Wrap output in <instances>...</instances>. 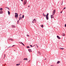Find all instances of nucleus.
<instances>
[{
	"instance_id": "nucleus-1",
	"label": "nucleus",
	"mask_w": 66,
	"mask_h": 66,
	"mask_svg": "<svg viewBox=\"0 0 66 66\" xmlns=\"http://www.w3.org/2000/svg\"><path fill=\"white\" fill-rule=\"evenodd\" d=\"M27 0H24V5H25L27 4Z\"/></svg>"
},
{
	"instance_id": "nucleus-2",
	"label": "nucleus",
	"mask_w": 66,
	"mask_h": 66,
	"mask_svg": "<svg viewBox=\"0 0 66 66\" xmlns=\"http://www.w3.org/2000/svg\"><path fill=\"white\" fill-rule=\"evenodd\" d=\"M36 22V20H35V19L33 20L32 21V23H34V22Z\"/></svg>"
},
{
	"instance_id": "nucleus-3",
	"label": "nucleus",
	"mask_w": 66,
	"mask_h": 66,
	"mask_svg": "<svg viewBox=\"0 0 66 66\" xmlns=\"http://www.w3.org/2000/svg\"><path fill=\"white\" fill-rule=\"evenodd\" d=\"M55 11H56L55 10H54L53 12V15H54L55 14Z\"/></svg>"
},
{
	"instance_id": "nucleus-4",
	"label": "nucleus",
	"mask_w": 66,
	"mask_h": 66,
	"mask_svg": "<svg viewBox=\"0 0 66 66\" xmlns=\"http://www.w3.org/2000/svg\"><path fill=\"white\" fill-rule=\"evenodd\" d=\"M15 17H18V14H17V13H15Z\"/></svg>"
},
{
	"instance_id": "nucleus-5",
	"label": "nucleus",
	"mask_w": 66,
	"mask_h": 66,
	"mask_svg": "<svg viewBox=\"0 0 66 66\" xmlns=\"http://www.w3.org/2000/svg\"><path fill=\"white\" fill-rule=\"evenodd\" d=\"M28 51L30 52H32V50L30 49H29Z\"/></svg>"
},
{
	"instance_id": "nucleus-6",
	"label": "nucleus",
	"mask_w": 66,
	"mask_h": 66,
	"mask_svg": "<svg viewBox=\"0 0 66 66\" xmlns=\"http://www.w3.org/2000/svg\"><path fill=\"white\" fill-rule=\"evenodd\" d=\"M46 18L47 20H48L49 19V17L48 16H46Z\"/></svg>"
},
{
	"instance_id": "nucleus-7",
	"label": "nucleus",
	"mask_w": 66,
	"mask_h": 66,
	"mask_svg": "<svg viewBox=\"0 0 66 66\" xmlns=\"http://www.w3.org/2000/svg\"><path fill=\"white\" fill-rule=\"evenodd\" d=\"M12 28H15L16 26L14 25H12Z\"/></svg>"
},
{
	"instance_id": "nucleus-8",
	"label": "nucleus",
	"mask_w": 66,
	"mask_h": 66,
	"mask_svg": "<svg viewBox=\"0 0 66 66\" xmlns=\"http://www.w3.org/2000/svg\"><path fill=\"white\" fill-rule=\"evenodd\" d=\"M23 60H26V61H28V59L27 58H25L23 59Z\"/></svg>"
},
{
	"instance_id": "nucleus-9",
	"label": "nucleus",
	"mask_w": 66,
	"mask_h": 66,
	"mask_svg": "<svg viewBox=\"0 0 66 66\" xmlns=\"http://www.w3.org/2000/svg\"><path fill=\"white\" fill-rule=\"evenodd\" d=\"M43 16H44V17L46 16V15L45 14H44V13H43Z\"/></svg>"
},
{
	"instance_id": "nucleus-10",
	"label": "nucleus",
	"mask_w": 66,
	"mask_h": 66,
	"mask_svg": "<svg viewBox=\"0 0 66 66\" xmlns=\"http://www.w3.org/2000/svg\"><path fill=\"white\" fill-rule=\"evenodd\" d=\"M22 19V17L21 16H20L19 18V20H20V19Z\"/></svg>"
},
{
	"instance_id": "nucleus-11",
	"label": "nucleus",
	"mask_w": 66,
	"mask_h": 66,
	"mask_svg": "<svg viewBox=\"0 0 66 66\" xmlns=\"http://www.w3.org/2000/svg\"><path fill=\"white\" fill-rule=\"evenodd\" d=\"M57 37L58 38V39H61V38L59 37V36H57Z\"/></svg>"
},
{
	"instance_id": "nucleus-12",
	"label": "nucleus",
	"mask_w": 66,
	"mask_h": 66,
	"mask_svg": "<svg viewBox=\"0 0 66 66\" xmlns=\"http://www.w3.org/2000/svg\"><path fill=\"white\" fill-rule=\"evenodd\" d=\"M3 12L2 11H0V14H2L3 13Z\"/></svg>"
},
{
	"instance_id": "nucleus-13",
	"label": "nucleus",
	"mask_w": 66,
	"mask_h": 66,
	"mask_svg": "<svg viewBox=\"0 0 66 66\" xmlns=\"http://www.w3.org/2000/svg\"><path fill=\"white\" fill-rule=\"evenodd\" d=\"M53 14H52V15H51V18L52 19L53 18Z\"/></svg>"
},
{
	"instance_id": "nucleus-14",
	"label": "nucleus",
	"mask_w": 66,
	"mask_h": 66,
	"mask_svg": "<svg viewBox=\"0 0 66 66\" xmlns=\"http://www.w3.org/2000/svg\"><path fill=\"white\" fill-rule=\"evenodd\" d=\"M60 63V61H58L57 62V64H59Z\"/></svg>"
},
{
	"instance_id": "nucleus-15",
	"label": "nucleus",
	"mask_w": 66,
	"mask_h": 66,
	"mask_svg": "<svg viewBox=\"0 0 66 66\" xmlns=\"http://www.w3.org/2000/svg\"><path fill=\"white\" fill-rule=\"evenodd\" d=\"M9 39L10 40H12V41H13V40H14L11 38H10Z\"/></svg>"
},
{
	"instance_id": "nucleus-16",
	"label": "nucleus",
	"mask_w": 66,
	"mask_h": 66,
	"mask_svg": "<svg viewBox=\"0 0 66 66\" xmlns=\"http://www.w3.org/2000/svg\"><path fill=\"white\" fill-rule=\"evenodd\" d=\"M8 13L9 15H10V11H8Z\"/></svg>"
},
{
	"instance_id": "nucleus-17",
	"label": "nucleus",
	"mask_w": 66,
	"mask_h": 66,
	"mask_svg": "<svg viewBox=\"0 0 66 66\" xmlns=\"http://www.w3.org/2000/svg\"><path fill=\"white\" fill-rule=\"evenodd\" d=\"M38 54H41V53H40V52L39 51L38 52Z\"/></svg>"
},
{
	"instance_id": "nucleus-18",
	"label": "nucleus",
	"mask_w": 66,
	"mask_h": 66,
	"mask_svg": "<svg viewBox=\"0 0 66 66\" xmlns=\"http://www.w3.org/2000/svg\"><path fill=\"white\" fill-rule=\"evenodd\" d=\"M3 10V9L2 8H1L0 9V11H2Z\"/></svg>"
},
{
	"instance_id": "nucleus-19",
	"label": "nucleus",
	"mask_w": 66,
	"mask_h": 66,
	"mask_svg": "<svg viewBox=\"0 0 66 66\" xmlns=\"http://www.w3.org/2000/svg\"><path fill=\"white\" fill-rule=\"evenodd\" d=\"M20 64H16V66H19V65H20Z\"/></svg>"
},
{
	"instance_id": "nucleus-20",
	"label": "nucleus",
	"mask_w": 66,
	"mask_h": 66,
	"mask_svg": "<svg viewBox=\"0 0 66 66\" xmlns=\"http://www.w3.org/2000/svg\"><path fill=\"white\" fill-rule=\"evenodd\" d=\"M21 43H22V45H23V46H24V44H23V43H22L21 42Z\"/></svg>"
},
{
	"instance_id": "nucleus-21",
	"label": "nucleus",
	"mask_w": 66,
	"mask_h": 66,
	"mask_svg": "<svg viewBox=\"0 0 66 66\" xmlns=\"http://www.w3.org/2000/svg\"><path fill=\"white\" fill-rule=\"evenodd\" d=\"M49 15V13L47 14L46 16H48Z\"/></svg>"
},
{
	"instance_id": "nucleus-22",
	"label": "nucleus",
	"mask_w": 66,
	"mask_h": 66,
	"mask_svg": "<svg viewBox=\"0 0 66 66\" xmlns=\"http://www.w3.org/2000/svg\"><path fill=\"white\" fill-rule=\"evenodd\" d=\"M27 48H30V47L29 46H27Z\"/></svg>"
},
{
	"instance_id": "nucleus-23",
	"label": "nucleus",
	"mask_w": 66,
	"mask_h": 66,
	"mask_svg": "<svg viewBox=\"0 0 66 66\" xmlns=\"http://www.w3.org/2000/svg\"><path fill=\"white\" fill-rule=\"evenodd\" d=\"M44 25H41V27H42V28H44V27L43 26Z\"/></svg>"
},
{
	"instance_id": "nucleus-24",
	"label": "nucleus",
	"mask_w": 66,
	"mask_h": 66,
	"mask_svg": "<svg viewBox=\"0 0 66 66\" xmlns=\"http://www.w3.org/2000/svg\"><path fill=\"white\" fill-rule=\"evenodd\" d=\"M36 46L37 47V48H38V46H37V44H36Z\"/></svg>"
},
{
	"instance_id": "nucleus-25",
	"label": "nucleus",
	"mask_w": 66,
	"mask_h": 66,
	"mask_svg": "<svg viewBox=\"0 0 66 66\" xmlns=\"http://www.w3.org/2000/svg\"><path fill=\"white\" fill-rule=\"evenodd\" d=\"M30 47H33V46L32 45H30Z\"/></svg>"
},
{
	"instance_id": "nucleus-26",
	"label": "nucleus",
	"mask_w": 66,
	"mask_h": 66,
	"mask_svg": "<svg viewBox=\"0 0 66 66\" xmlns=\"http://www.w3.org/2000/svg\"><path fill=\"white\" fill-rule=\"evenodd\" d=\"M22 18H24V15H22Z\"/></svg>"
},
{
	"instance_id": "nucleus-27",
	"label": "nucleus",
	"mask_w": 66,
	"mask_h": 66,
	"mask_svg": "<svg viewBox=\"0 0 66 66\" xmlns=\"http://www.w3.org/2000/svg\"><path fill=\"white\" fill-rule=\"evenodd\" d=\"M64 48H61L62 50H64Z\"/></svg>"
},
{
	"instance_id": "nucleus-28",
	"label": "nucleus",
	"mask_w": 66,
	"mask_h": 66,
	"mask_svg": "<svg viewBox=\"0 0 66 66\" xmlns=\"http://www.w3.org/2000/svg\"><path fill=\"white\" fill-rule=\"evenodd\" d=\"M65 9H66V7H64L62 10H63Z\"/></svg>"
},
{
	"instance_id": "nucleus-29",
	"label": "nucleus",
	"mask_w": 66,
	"mask_h": 66,
	"mask_svg": "<svg viewBox=\"0 0 66 66\" xmlns=\"http://www.w3.org/2000/svg\"><path fill=\"white\" fill-rule=\"evenodd\" d=\"M27 36H28V37H29V35H27Z\"/></svg>"
},
{
	"instance_id": "nucleus-30",
	"label": "nucleus",
	"mask_w": 66,
	"mask_h": 66,
	"mask_svg": "<svg viewBox=\"0 0 66 66\" xmlns=\"http://www.w3.org/2000/svg\"><path fill=\"white\" fill-rule=\"evenodd\" d=\"M21 14H20L19 15V16H21Z\"/></svg>"
},
{
	"instance_id": "nucleus-31",
	"label": "nucleus",
	"mask_w": 66,
	"mask_h": 66,
	"mask_svg": "<svg viewBox=\"0 0 66 66\" xmlns=\"http://www.w3.org/2000/svg\"><path fill=\"white\" fill-rule=\"evenodd\" d=\"M5 56H6L4 54V57H5Z\"/></svg>"
},
{
	"instance_id": "nucleus-32",
	"label": "nucleus",
	"mask_w": 66,
	"mask_h": 66,
	"mask_svg": "<svg viewBox=\"0 0 66 66\" xmlns=\"http://www.w3.org/2000/svg\"><path fill=\"white\" fill-rule=\"evenodd\" d=\"M15 46V45H13L12 46V47H14V46Z\"/></svg>"
},
{
	"instance_id": "nucleus-33",
	"label": "nucleus",
	"mask_w": 66,
	"mask_h": 66,
	"mask_svg": "<svg viewBox=\"0 0 66 66\" xmlns=\"http://www.w3.org/2000/svg\"><path fill=\"white\" fill-rule=\"evenodd\" d=\"M60 50H62V48H60Z\"/></svg>"
},
{
	"instance_id": "nucleus-34",
	"label": "nucleus",
	"mask_w": 66,
	"mask_h": 66,
	"mask_svg": "<svg viewBox=\"0 0 66 66\" xmlns=\"http://www.w3.org/2000/svg\"><path fill=\"white\" fill-rule=\"evenodd\" d=\"M62 12H63V11H62V12H60L61 13H62Z\"/></svg>"
},
{
	"instance_id": "nucleus-35",
	"label": "nucleus",
	"mask_w": 66,
	"mask_h": 66,
	"mask_svg": "<svg viewBox=\"0 0 66 66\" xmlns=\"http://www.w3.org/2000/svg\"><path fill=\"white\" fill-rule=\"evenodd\" d=\"M62 35V36H65V35H64V34L63 35Z\"/></svg>"
},
{
	"instance_id": "nucleus-36",
	"label": "nucleus",
	"mask_w": 66,
	"mask_h": 66,
	"mask_svg": "<svg viewBox=\"0 0 66 66\" xmlns=\"http://www.w3.org/2000/svg\"><path fill=\"white\" fill-rule=\"evenodd\" d=\"M30 5H29L28 6V7H30Z\"/></svg>"
},
{
	"instance_id": "nucleus-37",
	"label": "nucleus",
	"mask_w": 66,
	"mask_h": 66,
	"mask_svg": "<svg viewBox=\"0 0 66 66\" xmlns=\"http://www.w3.org/2000/svg\"><path fill=\"white\" fill-rule=\"evenodd\" d=\"M21 1H22V2H23V0H21Z\"/></svg>"
},
{
	"instance_id": "nucleus-38",
	"label": "nucleus",
	"mask_w": 66,
	"mask_h": 66,
	"mask_svg": "<svg viewBox=\"0 0 66 66\" xmlns=\"http://www.w3.org/2000/svg\"><path fill=\"white\" fill-rule=\"evenodd\" d=\"M65 27H66V25H65Z\"/></svg>"
},
{
	"instance_id": "nucleus-39",
	"label": "nucleus",
	"mask_w": 66,
	"mask_h": 66,
	"mask_svg": "<svg viewBox=\"0 0 66 66\" xmlns=\"http://www.w3.org/2000/svg\"><path fill=\"white\" fill-rule=\"evenodd\" d=\"M63 4V2L62 3V4H61V5H62V4Z\"/></svg>"
},
{
	"instance_id": "nucleus-40",
	"label": "nucleus",
	"mask_w": 66,
	"mask_h": 66,
	"mask_svg": "<svg viewBox=\"0 0 66 66\" xmlns=\"http://www.w3.org/2000/svg\"><path fill=\"white\" fill-rule=\"evenodd\" d=\"M19 21H19H18H18Z\"/></svg>"
},
{
	"instance_id": "nucleus-41",
	"label": "nucleus",
	"mask_w": 66,
	"mask_h": 66,
	"mask_svg": "<svg viewBox=\"0 0 66 66\" xmlns=\"http://www.w3.org/2000/svg\"><path fill=\"white\" fill-rule=\"evenodd\" d=\"M45 60H46V59H45Z\"/></svg>"
},
{
	"instance_id": "nucleus-42",
	"label": "nucleus",
	"mask_w": 66,
	"mask_h": 66,
	"mask_svg": "<svg viewBox=\"0 0 66 66\" xmlns=\"http://www.w3.org/2000/svg\"><path fill=\"white\" fill-rule=\"evenodd\" d=\"M50 66H53L52 65H51Z\"/></svg>"
},
{
	"instance_id": "nucleus-43",
	"label": "nucleus",
	"mask_w": 66,
	"mask_h": 66,
	"mask_svg": "<svg viewBox=\"0 0 66 66\" xmlns=\"http://www.w3.org/2000/svg\"><path fill=\"white\" fill-rule=\"evenodd\" d=\"M65 25H66V24H65Z\"/></svg>"
},
{
	"instance_id": "nucleus-44",
	"label": "nucleus",
	"mask_w": 66,
	"mask_h": 66,
	"mask_svg": "<svg viewBox=\"0 0 66 66\" xmlns=\"http://www.w3.org/2000/svg\"><path fill=\"white\" fill-rule=\"evenodd\" d=\"M14 51H16V50H14Z\"/></svg>"
}]
</instances>
